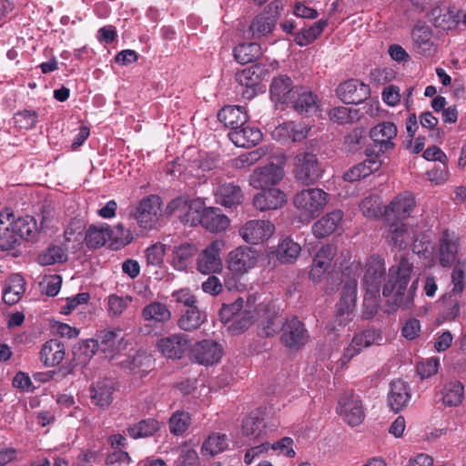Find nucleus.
<instances>
[{
  "mask_svg": "<svg viewBox=\"0 0 466 466\" xmlns=\"http://www.w3.org/2000/svg\"><path fill=\"white\" fill-rule=\"evenodd\" d=\"M283 165L269 163L262 167L256 168L249 176V184L254 188L266 189L274 187L284 177Z\"/></svg>",
  "mask_w": 466,
  "mask_h": 466,
  "instance_id": "nucleus-12",
  "label": "nucleus"
},
{
  "mask_svg": "<svg viewBox=\"0 0 466 466\" xmlns=\"http://www.w3.org/2000/svg\"><path fill=\"white\" fill-rule=\"evenodd\" d=\"M287 201L286 194L277 187L262 189V192L255 195L253 206L260 211L278 209Z\"/></svg>",
  "mask_w": 466,
  "mask_h": 466,
  "instance_id": "nucleus-27",
  "label": "nucleus"
},
{
  "mask_svg": "<svg viewBox=\"0 0 466 466\" xmlns=\"http://www.w3.org/2000/svg\"><path fill=\"white\" fill-rule=\"evenodd\" d=\"M289 106L300 115L312 116L319 110V100L316 94L306 87L297 86Z\"/></svg>",
  "mask_w": 466,
  "mask_h": 466,
  "instance_id": "nucleus-16",
  "label": "nucleus"
},
{
  "mask_svg": "<svg viewBox=\"0 0 466 466\" xmlns=\"http://www.w3.org/2000/svg\"><path fill=\"white\" fill-rule=\"evenodd\" d=\"M115 390V384L112 380L106 379L99 380L89 389L91 402L105 410L113 402Z\"/></svg>",
  "mask_w": 466,
  "mask_h": 466,
  "instance_id": "nucleus-29",
  "label": "nucleus"
},
{
  "mask_svg": "<svg viewBox=\"0 0 466 466\" xmlns=\"http://www.w3.org/2000/svg\"><path fill=\"white\" fill-rule=\"evenodd\" d=\"M65 345L57 339L47 340L41 348L40 360L46 367H55L65 359Z\"/></svg>",
  "mask_w": 466,
  "mask_h": 466,
  "instance_id": "nucleus-39",
  "label": "nucleus"
},
{
  "mask_svg": "<svg viewBox=\"0 0 466 466\" xmlns=\"http://www.w3.org/2000/svg\"><path fill=\"white\" fill-rule=\"evenodd\" d=\"M141 315L145 321L155 324L166 323L171 319V311L167 306L158 301H154L145 306Z\"/></svg>",
  "mask_w": 466,
  "mask_h": 466,
  "instance_id": "nucleus-45",
  "label": "nucleus"
},
{
  "mask_svg": "<svg viewBox=\"0 0 466 466\" xmlns=\"http://www.w3.org/2000/svg\"><path fill=\"white\" fill-rule=\"evenodd\" d=\"M67 255L64 248L59 246L49 247L38 256V263L42 266H49L56 263L66 261Z\"/></svg>",
  "mask_w": 466,
  "mask_h": 466,
  "instance_id": "nucleus-55",
  "label": "nucleus"
},
{
  "mask_svg": "<svg viewBox=\"0 0 466 466\" xmlns=\"http://www.w3.org/2000/svg\"><path fill=\"white\" fill-rule=\"evenodd\" d=\"M244 300L241 298L236 299L234 303L223 304L219 310V317L222 321L228 322L237 317L238 313L242 309Z\"/></svg>",
  "mask_w": 466,
  "mask_h": 466,
  "instance_id": "nucleus-64",
  "label": "nucleus"
},
{
  "mask_svg": "<svg viewBox=\"0 0 466 466\" xmlns=\"http://www.w3.org/2000/svg\"><path fill=\"white\" fill-rule=\"evenodd\" d=\"M441 394L442 401L446 406H458L464 397V386L458 380L449 381L444 385Z\"/></svg>",
  "mask_w": 466,
  "mask_h": 466,
  "instance_id": "nucleus-49",
  "label": "nucleus"
},
{
  "mask_svg": "<svg viewBox=\"0 0 466 466\" xmlns=\"http://www.w3.org/2000/svg\"><path fill=\"white\" fill-rule=\"evenodd\" d=\"M461 13L455 6L436 5L430 10L428 17L435 27L452 30L460 24Z\"/></svg>",
  "mask_w": 466,
  "mask_h": 466,
  "instance_id": "nucleus-20",
  "label": "nucleus"
},
{
  "mask_svg": "<svg viewBox=\"0 0 466 466\" xmlns=\"http://www.w3.org/2000/svg\"><path fill=\"white\" fill-rule=\"evenodd\" d=\"M329 194L319 187H310L299 191L293 197V205L307 219L317 218L325 208Z\"/></svg>",
  "mask_w": 466,
  "mask_h": 466,
  "instance_id": "nucleus-3",
  "label": "nucleus"
},
{
  "mask_svg": "<svg viewBox=\"0 0 466 466\" xmlns=\"http://www.w3.org/2000/svg\"><path fill=\"white\" fill-rule=\"evenodd\" d=\"M112 238L113 230L108 224L90 225L86 232L85 242L89 248H98Z\"/></svg>",
  "mask_w": 466,
  "mask_h": 466,
  "instance_id": "nucleus-40",
  "label": "nucleus"
},
{
  "mask_svg": "<svg viewBox=\"0 0 466 466\" xmlns=\"http://www.w3.org/2000/svg\"><path fill=\"white\" fill-rule=\"evenodd\" d=\"M337 254V247L333 244L322 246L316 253L309 277L314 281H319L325 272L330 268L331 262Z\"/></svg>",
  "mask_w": 466,
  "mask_h": 466,
  "instance_id": "nucleus-25",
  "label": "nucleus"
},
{
  "mask_svg": "<svg viewBox=\"0 0 466 466\" xmlns=\"http://www.w3.org/2000/svg\"><path fill=\"white\" fill-rule=\"evenodd\" d=\"M337 410L344 421L352 427L360 425L365 418L361 401L352 394L340 398Z\"/></svg>",
  "mask_w": 466,
  "mask_h": 466,
  "instance_id": "nucleus-21",
  "label": "nucleus"
},
{
  "mask_svg": "<svg viewBox=\"0 0 466 466\" xmlns=\"http://www.w3.org/2000/svg\"><path fill=\"white\" fill-rule=\"evenodd\" d=\"M25 280L22 276L15 275L10 278L9 284L5 288L3 300L7 305L17 303L25 293Z\"/></svg>",
  "mask_w": 466,
  "mask_h": 466,
  "instance_id": "nucleus-48",
  "label": "nucleus"
},
{
  "mask_svg": "<svg viewBox=\"0 0 466 466\" xmlns=\"http://www.w3.org/2000/svg\"><path fill=\"white\" fill-rule=\"evenodd\" d=\"M416 206L414 197L410 193L400 194L386 208L388 217H393L397 220L409 218Z\"/></svg>",
  "mask_w": 466,
  "mask_h": 466,
  "instance_id": "nucleus-32",
  "label": "nucleus"
},
{
  "mask_svg": "<svg viewBox=\"0 0 466 466\" xmlns=\"http://www.w3.org/2000/svg\"><path fill=\"white\" fill-rule=\"evenodd\" d=\"M126 346L121 329L101 330L96 339L86 342V347L92 349V354H95L96 350H101L109 357L118 354Z\"/></svg>",
  "mask_w": 466,
  "mask_h": 466,
  "instance_id": "nucleus-5",
  "label": "nucleus"
},
{
  "mask_svg": "<svg viewBox=\"0 0 466 466\" xmlns=\"http://www.w3.org/2000/svg\"><path fill=\"white\" fill-rule=\"evenodd\" d=\"M264 420L258 410L252 411L242 421V433L245 436L258 438L264 428Z\"/></svg>",
  "mask_w": 466,
  "mask_h": 466,
  "instance_id": "nucleus-52",
  "label": "nucleus"
},
{
  "mask_svg": "<svg viewBox=\"0 0 466 466\" xmlns=\"http://www.w3.org/2000/svg\"><path fill=\"white\" fill-rule=\"evenodd\" d=\"M295 177L305 185L315 183L321 177V169L315 154L302 152L295 157Z\"/></svg>",
  "mask_w": 466,
  "mask_h": 466,
  "instance_id": "nucleus-11",
  "label": "nucleus"
},
{
  "mask_svg": "<svg viewBox=\"0 0 466 466\" xmlns=\"http://www.w3.org/2000/svg\"><path fill=\"white\" fill-rule=\"evenodd\" d=\"M390 242L399 249L405 248L408 245L409 234L405 224L392 228L389 235Z\"/></svg>",
  "mask_w": 466,
  "mask_h": 466,
  "instance_id": "nucleus-59",
  "label": "nucleus"
},
{
  "mask_svg": "<svg viewBox=\"0 0 466 466\" xmlns=\"http://www.w3.org/2000/svg\"><path fill=\"white\" fill-rule=\"evenodd\" d=\"M339 99L345 104L358 105L364 102L370 96L369 86L356 79L348 80L337 88Z\"/></svg>",
  "mask_w": 466,
  "mask_h": 466,
  "instance_id": "nucleus-24",
  "label": "nucleus"
},
{
  "mask_svg": "<svg viewBox=\"0 0 466 466\" xmlns=\"http://www.w3.org/2000/svg\"><path fill=\"white\" fill-rule=\"evenodd\" d=\"M194 214V216L187 215L186 218V222L190 227L199 224L210 232H220L225 230L229 224L228 217L222 214L219 208H204L203 203Z\"/></svg>",
  "mask_w": 466,
  "mask_h": 466,
  "instance_id": "nucleus-7",
  "label": "nucleus"
},
{
  "mask_svg": "<svg viewBox=\"0 0 466 466\" xmlns=\"http://www.w3.org/2000/svg\"><path fill=\"white\" fill-rule=\"evenodd\" d=\"M412 270L413 264L405 258H402L398 265L390 268L388 279L383 286L382 295L390 298L388 304L391 311L399 308L409 309L413 307L419 279H416L408 288Z\"/></svg>",
  "mask_w": 466,
  "mask_h": 466,
  "instance_id": "nucleus-1",
  "label": "nucleus"
},
{
  "mask_svg": "<svg viewBox=\"0 0 466 466\" xmlns=\"http://www.w3.org/2000/svg\"><path fill=\"white\" fill-rule=\"evenodd\" d=\"M162 199L157 195L143 198L135 214L138 226L146 230L154 228L161 217Z\"/></svg>",
  "mask_w": 466,
  "mask_h": 466,
  "instance_id": "nucleus-9",
  "label": "nucleus"
},
{
  "mask_svg": "<svg viewBox=\"0 0 466 466\" xmlns=\"http://www.w3.org/2000/svg\"><path fill=\"white\" fill-rule=\"evenodd\" d=\"M309 334L304 323L298 317L287 318L281 326L280 342L291 351L303 348L309 341Z\"/></svg>",
  "mask_w": 466,
  "mask_h": 466,
  "instance_id": "nucleus-6",
  "label": "nucleus"
},
{
  "mask_svg": "<svg viewBox=\"0 0 466 466\" xmlns=\"http://www.w3.org/2000/svg\"><path fill=\"white\" fill-rule=\"evenodd\" d=\"M328 25V21L325 19H320L318 22L314 23L311 26H309L307 29H304L303 31L297 34L295 37L296 43L300 46H304L310 43H312L318 36H319L325 27Z\"/></svg>",
  "mask_w": 466,
  "mask_h": 466,
  "instance_id": "nucleus-53",
  "label": "nucleus"
},
{
  "mask_svg": "<svg viewBox=\"0 0 466 466\" xmlns=\"http://www.w3.org/2000/svg\"><path fill=\"white\" fill-rule=\"evenodd\" d=\"M169 431L174 435L183 434L190 425V415L184 410L176 411L168 421Z\"/></svg>",
  "mask_w": 466,
  "mask_h": 466,
  "instance_id": "nucleus-56",
  "label": "nucleus"
},
{
  "mask_svg": "<svg viewBox=\"0 0 466 466\" xmlns=\"http://www.w3.org/2000/svg\"><path fill=\"white\" fill-rule=\"evenodd\" d=\"M257 262V252L248 247H238L228 254V268L238 274L248 272Z\"/></svg>",
  "mask_w": 466,
  "mask_h": 466,
  "instance_id": "nucleus-22",
  "label": "nucleus"
},
{
  "mask_svg": "<svg viewBox=\"0 0 466 466\" xmlns=\"http://www.w3.org/2000/svg\"><path fill=\"white\" fill-rule=\"evenodd\" d=\"M310 130V126L301 122L289 121L278 126L272 135L279 140H291L293 142L305 139Z\"/></svg>",
  "mask_w": 466,
  "mask_h": 466,
  "instance_id": "nucleus-30",
  "label": "nucleus"
},
{
  "mask_svg": "<svg viewBox=\"0 0 466 466\" xmlns=\"http://www.w3.org/2000/svg\"><path fill=\"white\" fill-rule=\"evenodd\" d=\"M216 200L226 208H232L241 203V188L234 183L220 184L215 192Z\"/></svg>",
  "mask_w": 466,
  "mask_h": 466,
  "instance_id": "nucleus-42",
  "label": "nucleus"
},
{
  "mask_svg": "<svg viewBox=\"0 0 466 466\" xmlns=\"http://www.w3.org/2000/svg\"><path fill=\"white\" fill-rule=\"evenodd\" d=\"M159 430V422L155 419H145L127 427V432L132 439L153 436Z\"/></svg>",
  "mask_w": 466,
  "mask_h": 466,
  "instance_id": "nucleus-47",
  "label": "nucleus"
},
{
  "mask_svg": "<svg viewBox=\"0 0 466 466\" xmlns=\"http://www.w3.org/2000/svg\"><path fill=\"white\" fill-rule=\"evenodd\" d=\"M107 311L110 317H119L132 301L131 296L111 294L107 297Z\"/></svg>",
  "mask_w": 466,
  "mask_h": 466,
  "instance_id": "nucleus-57",
  "label": "nucleus"
},
{
  "mask_svg": "<svg viewBox=\"0 0 466 466\" xmlns=\"http://www.w3.org/2000/svg\"><path fill=\"white\" fill-rule=\"evenodd\" d=\"M233 55L239 64L252 63L262 55V48L258 43H242L238 45L234 50Z\"/></svg>",
  "mask_w": 466,
  "mask_h": 466,
  "instance_id": "nucleus-46",
  "label": "nucleus"
},
{
  "mask_svg": "<svg viewBox=\"0 0 466 466\" xmlns=\"http://www.w3.org/2000/svg\"><path fill=\"white\" fill-rule=\"evenodd\" d=\"M218 119L226 127L234 130L248 123V116L242 106H226L218 111Z\"/></svg>",
  "mask_w": 466,
  "mask_h": 466,
  "instance_id": "nucleus-38",
  "label": "nucleus"
},
{
  "mask_svg": "<svg viewBox=\"0 0 466 466\" xmlns=\"http://www.w3.org/2000/svg\"><path fill=\"white\" fill-rule=\"evenodd\" d=\"M223 355L222 346L211 339L195 343L191 350V359L200 365L211 366L218 363Z\"/></svg>",
  "mask_w": 466,
  "mask_h": 466,
  "instance_id": "nucleus-15",
  "label": "nucleus"
},
{
  "mask_svg": "<svg viewBox=\"0 0 466 466\" xmlns=\"http://www.w3.org/2000/svg\"><path fill=\"white\" fill-rule=\"evenodd\" d=\"M365 153L367 158L364 161L351 167L343 174L345 181L350 183L359 181L380 169L382 162L378 154H373L370 148H366Z\"/></svg>",
  "mask_w": 466,
  "mask_h": 466,
  "instance_id": "nucleus-23",
  "label": "nucleus"
},
{
  "mask_svg": "<svg viewBox=\"0 0 466 466\" xmlns=\"http://www.w3.org/2000/svg\"><path fill=\"white\" fill-rule=\"evenodd\" d=\"M411 394L408 384L402 380H395L390 384L388 404L390 408L398 412L407 406Z\"/></svg>",
  "mask_w": 466,
  "mask_h": 466,
  "instance_id": "nucleus-34",
  "label": "nucleus"
},
{
  "mask_svg": "<svg viewBox=\"0 0 466 466\" xmlns=\"http://www.w3.org/2000/svg\"><path fill=\"white\" fill-rule=\"evenodd\" d=\"M357 287L356 275L342 279V290L337 303V318L339 323L346 324L351 319L356 308Z\"/></svg>",
  "mask_w": 466,
  "mask_h": 466,
  "instance_id": "nucleus-10",
  "label": "nucleus"
},
{
  "mask_svg": "<svg viewBox=\"0 0 466 466\" xmlns=\"http://www.w3.org/2000/svg\"><path fill=\"white\" fill-rule=\"evenodd\" d=\"M279 63L272 61L268 64L257 63L236 73L235 79L242 87V97L252 99L258 93L260 83L268 78L271 72L278 69Z\"/></svg>",
  "mask_w": 466,
  "mask_h": 466,
  "instance_id": "nucleus-2",
  "label": "nucleus"
},
{
  "mask_svg": "<svg viewBox=\"0 0 466 466\" xmlns=\"http://www.w3.org/2000/svg\"><path fill=\"white\" fill-rule=\"evenodd\" d=\"M382 335L376 329H365L353 336L350 345L344 350L340 361L342 365L347 364L356 355L360 354L363 349L369 348L374 344H380Z\"/></svg>",
  "mask_w": 466,
  "mask_h": 466,
  "instance_id": "nucleus-13",
  "label": "nucleus"
},
{
  "mask_svg": "<svg viewBox=\"0 0 466 466\" xmlns=\"http://www.w3.org/2000/svg\"><path fill=\"white\" fill-rule=\"evenodd\" d=\"M379 292L380 291L371 292L370 289H366L362 311L364 319H371L378 312L380 305Z\"/></svg>",
  "mask_w": 466,
  "mask_h": 466,
  "instance_id": "nucleus-58",
  "label": "nucleus"
},
{
  "mask_svg": "<svg viewBox=\"0 0 466 466\" xmlns=\"http://www.w3.org/2000/svg\"><path fill=\"white\" fill-rule=\"evenodd\" d=\"M386 271L384 261L379 256H371L366 262L364 285L371 292L380 291L381 279Z\"/></svg>",
  "mask_w": 466,
  "mask_h": 466,
  "instance_id": "nucleus-31",
  "label": "nucleus"
},
{
  "mask_svg": "<svg viewBox=\"0 0 466 466\" xmlns=\"http://www.w3.org/2000/svg\"><path fill=\"white\" fill-rule=\"evenodd\" d=\"M451 295H461L466 287V260L458 261L451 272Z\"/></svg>",
  "mask_w": 466,
  "mask_h": 466,
  "instance_id": "nucleus-54",
  "label": "nucleus"
},
{
  "mask_svg": "<svg viewBox=\"0 0 466 466\" xmlns=\"http://www.w3.org/2000/svg\"><path fill=\"white\" fill-rule=\"evenodd\" d=\"M12 230L17 236L18 242L20 238L33 240L37 235V226L35 219L31 216L15 218L13 213Z\"/></svg>",
  "mask_w": 466,
  "mask_h": 466,
  "instance_id": "nucleus-44",
  "label": "nucleus"
},
{
  "mask_svg": "<svg viewBox=\"0 0 466 466\" xmlns=\"http://www.w3.org/2000/svg\"><path fill=\"white\" fill-rule=\"evenodd\" d=\"M207 320V314L198 309V306L181 310L177 319V326L185 331H193L199 329Z\"/></svg>",
  "mask_w": 466,
  "mask_h": 466,
  "instance_id": "nucleus-43",
  "label": "nucleus"
},
{
  "mask_svg": "<svg viewBox=\"0 0 466 466\" xmlns=\"http://www.w3.org/2000/svg\"><path fill=\"white\" fill-rule=\"evenodd\" d=\"M440 264L442 267H451L456 260L460 238L448 229L443 230L439 244Z\"/></svg>",
  "mask_w": 466,
  "mask_h": 466,
  "instance_id": "nucleus-26",
  "label": "nucleus"
},
{
  "mask_svg": "<svg viewBox=\"0 0 466 466\" xmlns=\"http://www.w3.org/2000/svg\"><path fill=\"white\" fill-rule=\"evenodd\" d=\"M166 247L164 244L157 242L146 249V258L148 265L159 267L163 263Z\"/></svg>",
  "mask_w": 466,
  "mask_h": 466,
  "instance_id": "nucleus-60",
  "label": "nucleus"
},
{
  "mask_svg": "<svg viewBox=\"0 0 466 466\" xmlns=\"http://www.w3.org/2000/svg\"><path fill=\"white\" fill-rule=\"evenodd\" d=\"M275 230L274 225L268 220H249L239 229L242 238L249 244L257 245L268 240Z\"/></svg>",
  "mask_w": 466,
  "mask_h": 466,
  "instance_id": "nucleus-17",
  "label": "nucleus"
},
{
  "mask_svg": "<svg viewBox=\"0 0 466 466\" xmlns=\"http://www.w3.org/2000/svg\"><path fill=\"white\" fill-rule=\"evenodd\" d=\"M297 86H293V82L287 75H279L273 78L269 93L272 101L276 104L289 106V102L292 98L293 91Z\"/></svg>",
  "mask_w": 466,
  "mask_h": 466,
  "instance_id": "nucleus-28",
  "label": "nucleus"
},
{
  "mask_svg": "<svg viewBox=\"0 0 466 466\" xmlns=\"http://www.w3.org/2000/svg\"><path fill=\"white\" fill-rule=\"evenodd\" d=\"M413 49L425 57L433 56L437 51V45L433 41V30L425 23L419 22L411 29Z\"/></svg>",
  "mask_w": 466,
  "mask_h": 466,
  "instance_id": "nucleus-14",
  "label": "nucleus"
},
{
  "mask_svg": "<svg viewBox=\"0 0 466 466\" xmlns=\"http://www.w3.org/2000/svg\"><path fill=\"white\" fill-rule=\"evenodd\" d=\"M228 447V438L226 434L212 433L203 442L201 452L203 455L214 456L224 451Z\"/></svg>",
  "mask_w": 466,
  "mask_h": 466,
  "instance_id": "nucleus-51",
  "label": "nucleus"
},
{
  "mask_svg": "<svg viewBox=\"0 0 466 466\" xmlns=\"http://www.w3.org/2000/svg\"><path fill=\"white\" fill-rule=\"evenodd\" d=\"M281 9V3L273 1L270 2L263 11L257 15L248 28L252 38L260 39L270 35L276 27Z\"/></svg>",
  "mask_w": 466,
  "mask_h": 466,
  "instance_id": "nucleus-4",
  "label": "nucleus"
},
{
  "mask_svg": "<svg viewBox=\"0 0 466 466\" xmlns=\"http://www.w3.org/2000/svg\"><path fill=\"white\" fill-rule=\"evenodd\" d=\"M223 246L222 240H214L206 247L198 258L197 266L199 272L209 274L221 269L220 250Z\"/></svg>",
  "mask_w": 466,
  "mask_h": 466,
  "instance_id": "nucleus-19",
  "label": "nucleus"
},
{
  "mask_svg": "<svg viewBox=\"0 0 466 466\" xmlns=\"http://www.w3.org/2000/svg\"><path fill=\"white\" fill-rule=\"evenodd\" d=\"M365 137L364 129L355 128L345 136L344 144L349 151H357L362 147Z\"/></svg>",
  "mask_w": 466,
  "mask_h": 466,
  "instance_id": "nucleus-62",
  "label": "nucleus"
},
{
  "mask_svg": "<svg viewBox=\"0 0 466 466\" xmlns=\"http://www.w3.org/2000/svg\"><path fill=\"white\" fill-rule=\"evenodd\" d=\"M38 121V114L33 110H23L15 114V123L23 129H32Z\"/></svg>",
  "mask_w": 466,
  "mask_h": 466,
  "instance_id": "nucleus-61",
  "label": "nucleus"
},
{
  "mask_svg": "<svg viewBox=\"0 0 466 466\" xmlns=\"http://www.w3.org/2000/svg\"><path fill=\"white\" fill-rule=\"evenodd\" d=\"M329 118L338 124H346L358 119L357 116H352V109L347 106H337L330 110Z\"/></svg>",
  "mask_w": 466,
  "mask_h": 466,
  "instance_id": "nucleus-63",
  "label": "nucleus"
},
{
  "mask_svg": "<svg viewBox=\"0 0 466 466\" xmlns=\"http://www.w3.org/2000/svg\"><path fill=\"white\" fill-rule=\"evenodd\" d=\"M301 251L300 245L293 239H283L277 248V258L281 263H294Z\"/></svg>",
  "mask_w": 466,
  "mask_h": 466,
  "instance_id": "nucleus-50",
  "label": "nucleus"
},
{
  "mask_svg": "<svg viewBox=\"0 0 466 466\" xmlns=\"http://www.w3.org/2000/svg\"><path fill=\"white\" fill-rule=\"evenodd\" d=\"M202 201L199 199H193L188 201L184 197H178L171 200L166 208V214L167 216L175 215L184 225H188L186 222L187 215L194 216L198 208H201Z\"/></svg>",
  "mask_w": 466,
  "mask_h": 466,
  "instance_id": "nucleus-36",
  "label": "nucleus"
},
{
  "mask_svg": "<svg viewBox=\"0 0 466 466\" xmlns=\"http://www.w3.org/2000/svg\"><path fill=\"white\" fill-rule=\"evenodd\" d=\"M228 137L238 147H250L262 139V133L258 128L246 123L240 127L230 130Z\"/></svg>",
  "mask_w": 466,
  "mask_h": 466,
  "instance_id": "nucleus-33",
  "label": "nucleus"
},
{
  "mask_svg": "<svg viewBox=\"0 0 466 466\" xmlns=\"http://www.w3.org/2000/svg\"><path fill=\"white\" fill-rule=\"evenodd\" d=\"M13 211L5 208L0 212V250L9 251L18 245V238L12 230Z\"/></svg>",
  "mask_w": 466,
  "mask_h": 466,
  "instance_id": "nucleus-35",
  "label": "nucleus"
},
{
  "mask_svg": "<svg viewBox=\"0 0 466 466\" xmlns=\"http://www.w3.org/2000/svg\"><path fill=\"white\" fill-rule=\"evenodd\" d=\"M157 350L168 359H181L190 347L188 337L182 333L172 334L157 340Z\"/></svg>",
  "mask_w": 466,
  "mask_h": 466,
  "instance_id": "nucleus-18",
  "label": "nucleus"
},
{
  "mask_svg": "<svg viewBox=\"0 0 466 466\" xmlns=\"http://www.w3.org/2000/svg\"><path fill=\"white\" fill-rule=\"evenodd\" d=\"M342 218L343 212L339 209L327 213L313 224L312 232L314 236L318 238L329 236L338 228Z\"/></svg>",
  "mask_w": 466,
  "mask_h": 466,
  "instance_id": "nucleus-37",
  "label": "nucleus"
},
{
  "mask_svg": "<svg viewBox=\"0 0 466 466\" xmlns=\"http://www.w3.org/2000/svg\"><path fill=\"white\" fill-rule=\"evenodd\" d=\"M198 248L192 243H182L174 247L172 266L177 270H186L194 261Z\"/></svg>",
  "mask_w": 466,
  "mask_h": 466,
  "instance_id": "nucleus-41",
  "label": "nucleus"
},
{
  "mask_svg": "<svg viewBox=\"0 0 466 466\" xmlns=\"http://www.w3.org/2000/svg\"><path fill=\"white\" fill-rule=\"evenodd\" d=\"M398 134L397 127L392 122H381L370 129V137L372 145L369 147L373 154H384L392 151L395 147V138Z\"/></svg>",
  "mask_w": 466,
  "mask_h": 466,
  "instance_id": "nucleus-8",
  "label": "nucleus"
}]
</instances>
